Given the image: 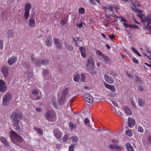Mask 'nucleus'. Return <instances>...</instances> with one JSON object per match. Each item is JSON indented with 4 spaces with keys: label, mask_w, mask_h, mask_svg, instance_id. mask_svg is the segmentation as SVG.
Segmentation results:
<instances>
[{
    "label": "nucleus",
    "mask_w": 151,
    "mask_h": 151,
    "mask_svg": "<svg viewBox=\"0 0 151 151\" xmlns=\"http://www.w3.org/2000/svg\"><path fill=\"white\" fill-rule=\"evenodd\" d=\"M30 98L31 99H32L34 100H37L38 99H40V96H32V95H31L30 96Z\"/></svg>",
    "instance_id": "nucleus-35"
},
{
    "label": "nucleus",
    "mask_w": 151,
    "mask_h": 151,
    "mask_svg": "<svg viewBox=\"0 0 151 151\" xmlns=\"http://www.w3.org/2000/svg\"><path fill=\"white\" fill-rule=\"evenodd\" d=\"M131 50H132V51L134 52L135 53L137 52V51L133 47H132L131 48Z\"/></svg>",
    "instance_id": "nucleus-61"
},
{
    "label": "nucleus",
    "mask_w": 151,
    "mask_h": 151,
    "mask_svg": "<svg viewBox=\"0 0 151 151\" xmlns=\"http://www.w3.org/2000/svg\"><path fill=\"white\" fill-rule=\"evenodd\" d=\"M62 145L61 144H57L56 145V148L58 150H60L62 147Z\"/></svg>",
    "instance_id": "nucleus-58"
},
{
    "label": "nucleus",
    "mask_w": 151,
    "mask_h": 151,
    "mask_svg": "<svg viewBox=\"0 0 151 151\" xmlns=\"http://www.w3.org/2000/svg\"><path fill=\"white\" fill-rule=\"evenodd\" d=\"M67 22V20L65 19L63 20L60 22V24L62 25H63L66 23Z\"/></svg>",
    "instance_id": "nucleus-55"
},
{
    "label": "nucleus",
    "mask_w": 151,
    "mask_h": 151,
    "mask_svg": "<svg viewBox=\"0 0 151 151\" xmlns=\"http://www.w3.org/2000/svg\"><path fill=\"white\" fill-rule=\"evenodd\" d=\"M135 80L138 83H142V81L141 79L137 75H136L135 76Z\"/></svg>",
    "instance_id": "nucleus-37"
},
{
    "label": "nucleus",
    "mask_w": 151,
    "mask_h": 151,
    "mask_svg": "<svg viewBox=\"0 0 151 151\" xmlns=\"http://www.w3.org/2000/svg\"><path fill=\"white\" fill-rule=\"evenodd\" d=\"M112 142L113 143L116 144L119 141L113 139L112 140Z\"/></svg>",
    "instance_id": "nucleus-62"
},
{
    "label": "nucleus",
    "mask_w": 151,
    "mask_h": 151,
    "mask_svg": "<svg viewBox=\"0 0 151 151\" xmlns=\"http://www.w3.org/2000/svg\"><path fill=\"white\" fill-rule=\"evenodd\" d=\"M104 77L105 80L107 83L111 84L113 83L114 80L113 78L109 76L106 74L104 75Z\"/></svg>",
    "instance_id": "nucleus-16"
},
{
    "label": "nucleus",
    "mask_w": 151,
    "mask_h": 151,
    "mask_svg": "<svg viewBox=\"0 0 151 151\" xmlns=\"http://www.w3.org/2000/svg\"><path fill=\"white\" fill-rule=\"evenodd\" d=\"M113 7V6H108L104 7V10L106 12V9L109 10L110 12H112Z\"/></svg>",
    "instance_id": "nucleus-33"
},
{
    "label": "nucleus",
    "mask_w": 151,
    "mask_h": 151,
    "mask_svg": "<svg viewBox=\"0 0 151 151\" xmlns=\"http://www.w3.org/2000/svg\"><path fill=\"white\" fill-rule=\"evenodd\" d=\"M54 135L57 139H60L62 137V134L60 131L57 128L55 129L53 131Z\"/></svg>",
    "instance_id": "nucleus-10"
},
{
    "label": "nucleus",
    "mask_w": 151,
    "mask_h": 151,
    "mask_svg": "<svg viewBox=\"0 0 151 151\" xmlns=\"http://www.w3.org/2000/svg\"><path fill=\"white\" fill-rule=\"evenodd\" d=\"M123 24L126 28L130 27L132 28L136 29H139L138 26L136 25L129 24L127 23H123Z\"/></svg>",
    "instance_id": "nucleus-21"
},
{
    "label": "nucleus",
    "mask_w": 151,
    "mask_h": 151,
    "mask_svg": "<svg viewBox=\"0 0 151 151\" xmlns=\"http://www.w3.org/2000/svg\"><path fill=\"white\" fill-rule=\"evenodd\" d=\"M86 66L89 73L92 74H96V72L94 70V61L93 58L90 57L88 58Z\"/></svg>",
    "instance_id": "nucleus-3"
},
{
    "label": "nucleus",
    "mask_w": 151,
    "mask_h": 151,
    "mask_svg": "<svg viewBox=\"0 0 151 151\" xmlns=\"http://www.w3.org/2000/svg\"><path fill=\"white\" fill-rule=\"evenodd\" d=\"M8 36L9 37H13V32L12 30L9 31L8 32Z\"/></svg>",
    "instance_id": "nucleus-48"
},
{
    "label": "nucleus",
    "mask_w": 151,
    "mask_h": 151,
    "mask_svg": "<svg viewBox=\"0 0 151 151\" xmlns=\"http://www.w3.org/2000/svg\"><path fill=\"white\" fill-rule=\"evenodd\" d=\"M109 148L112 150L114 149L115 150L118 151H121L122 150V148L121 146L117 145H110L109 146Z\"/></svg>",
    "instance_id": "nucleus-12"
},
{
    "label": "nucleus",
    "mask_w": 151,
    "mask_h": 151,
    "mask_svg": "<svg viewBox=\"0 0 151 151\" xmlns=\"http://www.w3.org/2000/svg\"><path fill=\"white\" fill-rule=\"evenodd\" d=\"M52 105L56 109H58V104L56 102L55 97H53L52 98Z\"/></svg>",
    "instance_id": "nucleus-28"
},
{
    "label": "nucleus",
    "mask_w": 151,
    "mask_h": 151,
    "mask_svg": "<svg viewBox=\"0 0 151 151\" xmlns=\"http://www.w3.org/2000/svg\"><path fill=\"white\" fill-rule=\"evenodd\" d=\"M13 120L12 121L13 122V125H16L17 124H18L19 123V120L17 118H12Z\"/></svg>",
    "instance_id": "nucleus-38"
},
{
    "label": "nucleus",
    "mask_w": 151,
    "mask_h": 151,
    "mask_svg": "<svg viewBox=\"0 0 151 151\" xmlns=\"http://www.w3.org/2000/svg\"><path fill=\"white\" fill-rule=\"evenodd\" d=\"M85 123L87 124L88 126L89 124V121L88 118H86L84 120Z\"/></svg>",
    "instance_id": "nucleus-49"
},
{
    "label": "nucleus",
    "mask_w": 151,
    "mask_h": 151,
    "mask_svg": "<svg viewBox=\"0 0 151 151\" xmlns=\"http://www.w3.org/2000/svg\"><path fill=\"white\" fill-rule=\"evenodd\" d=\"M80 75L79 74H75L74 76V80L76 82L78 81L80 78Z\"/></svg>",
    "instance_id": "nucleus-34"
},
{
    "label": "nucleus",
    "mask_w": 151,
    "mask_h": 151,
    "mask_svg": "<svg viewBox=\"0 0 151 151\" xmlns=\"http://www.w3.org/2000/svg\"><path fill=\"white\" fill-rule=\"evenodd\" d=\"M96 54L99 55L101 56L102 57H103V55L102 52L100 50H98L96 51Z\"/></svg>",
    "instance_id": "nucleus-46"
},
{
    "label": "nucleus",
    "mask_w": 151,
    "mask_h": 151,
    "mask_svg": "<svg viewBox=\"0 0 151 151\" xmlns=\"http://www.w3.org/2000/svg\"><path fill=\"white\" fill-rule=\"evenodd\" d=\"M29 12L25 11L24 13V16L26 19L27 20L28 18L29 15Z\"/></svg>",
    "instance_id": "nucleus-41"
},
{
    "label": "nucleus",
    "mask_w": 151,
    "mask_h": 151,
    "mask_svg": "<svg viewBox=\"0 0 151 151\" xmlns=\"http://www.w3.org/2000/svg\"><path fill=\"white\" fill-rule=\"evenodd\" d=\"M3 42L2 40H0V50H1L3 48Z\"/></svg>",
    "instance_id": "nucleus-56"
},
{
    "label": "nucleus",
    "mask_w": 151,
    "mask_h": 151,
    "mask_svg": "<svg viewBox=\"0 0 151 151\" xmlns=\"http://www.w3.org/2000/svg\"><path fill=\"white\" fill-rule=\"evenodd\" d=\"M23 114L22 112L19 113L13 112L11 115V117L12 118H17L19 119H22L23 118Z\"/></svg>",
    "instance_id": "nucleus-8"
},
{
    "label": "nucleus",
    "mask_w": 151,
    "mask_h": 151,
    "mask_svg": "<svg viewBox=\"0 0 151 151\" xmlns=\"http://www.w3.org/2000/svg\"><path fill=\"white\" fill-rule=\"evenodd\" d=\"M16 127L15 129L18 131H19L20 130V127L19 125V124L14 125Z\"/></svg>",
    "instance_id": "nucleus-52"
},
{
    "label": "nucleus",
    "mask_w": 151,
    "mask_h": 151,
    "mask_svg": "<svg viewBox=\"0 0 151 151\" xmlns=\"http://www.w3.org/2000/svg\"><path fill=\"white\" fill-rule=\"evenodd\" d=\"M52 43L51 36L50 35H48L46 40V44L47 46L50 47L51 46Z\"/></svg>",
    "instance_id": "nucleus-18"
},
{
    "label": "nucleus",
    "mask_w": 151,
    "mask_h": 151,
    "mask_svg": "<svg viewBox=\"0 0 151 151\" xmlns=\"http://www.w3.org/2000/svg\"><path fill=\"white\" fill-rule=\"evenodd\" d=\"M17 60V59L16 57L15 56H12L8 59L7 63L9 65H12L16 62Z\"/></svg>",
    "instance_id": "nucleus-11"
},
{
    "label": "nucleus",
    "mask_w": 151,
    "mask_h": 151,
    "mask_svg": "<svg viewBox=\"0 0 151 151\" xmlns=\"http://www.w3.org/2000/svg\"><path fill=\"white\" fill-rule=\"evenodd\" d=\"M36 131L40 135H42L43 133V131L40 128H37L36 127L34 128Z\"/></svg>",
    "instance_id": "nucleus-32"
},
{
    "label": "nucleus",
    "mask_w": 151,
    "mask_h": 151,
    "mask_svg": "<svg viewBox=\"0 0 151 151\" xmlns=\"http://www.w3.org/2000/svg\"><path fill=\"white\" fill-rule=\"evenodd\" d=\"M150 21H151V20H150ZM150 24H149L148 28H146L145 26H144L143 27V29L145 30H148L149 33H151V21H150Z\"/></svg>",
    "instance_id": "nucleus-39"
},
{
    "label": "nucleus",
    "mask_w": 151,
    "mask_h": 151,
    "mask_svg": "<svg viewBox=\"0 0 151 151\" xmlns=\"http://www.w3.org/2000/svg\"><path fill=\"white\" fill-rule=\"evenodd\" d=\"M137 13H138L137 16L141 19L143 26L146 28H148L149 24H150L151 14L146 17L142 14V11L140 10H139Z\"/></svg>",
    "instance_id": "nucleus-1"
},
{
    "label": "nucleus",
    "mask_w": 151,
    "mask_h": 151,
    "mask_svg": "<svg viewBox=\"0 0 151 151\" xmlns=\"http://www.w3.org/2000/svg\"><path fill=\"white\" fill-rule=\"evenodd\" d=\"M104 84L106 88L109 89L113 92H114L116 91V88L113 85L108 84L106 83H104Z\"/></svg>",
    "instance_id": "nucleus-19"
},
{
    "label": "nucleus",
    "mask_w": 151,
    "mask_h": 151,
    "mask_svg": "<svg viewBox=\"0 0 151 151\" xmlns=\"http://www.w3.org/2000/svg\"><path fill=\"white\" fill-rule=\"evenodd\" d=\"M45 116L47 120L50 122H55L57 119L56 113L52 110L47 111L45 114Z\"/></svg>",
    "instance_id": "nucleus-2"
},
{
    "label": "nucleus",
    "mask_w": 151,
    "mask_h": 151,
    "mask_svg": "<svg viewBox=\"0 0 151 151\" xmlns=\"http://www.w3.org/2000/svg\"><path fill=\"white\" fill-rule=\"evenodd\" d=\"M29 26L31 27H34L35 26V21L34 18H31L29 20Z\"/></svg>",
    "instance_id": "nucleus-23"
},
{
    "label": "nucleus",
    "mask_w": 151,
    "mask_h": 151,
    "mask_svg": "<svg viewBox=\"0 0 151 151\" xmlns=\"http://www.w3.org/2000/svg\"><path fill=\"white\" fill-rule=\"evenodd\" d=\"M126 146L128 151H134L133 147L129 143H126Z\"/></svg>",
    "instance_id": "nucleus-26"
},
{
    "label": "nucleus",
    "mask_w": 151,
    "mask_h": 151,
    "mask_svg": "<svg viewBox=\"0 0 151 151\" xmlns=\"http://www.w3.org/2000/svg\"><path fill=\"white\" fill-rule=\"evenodd\" d=\"M79 50L83 58H85L86 57V55L85 48L83 47H80L79 48Z\"/></svg>",
    "instance_id": "nucleus-25"
},
{
    "label": "nucleus",
    "mask_w": 151,
    "mask_h": 151,
    "mask_svg": "<svg viewBox=\"0 0 151 151\" xmlns=\"http://www.w3.org/2000/svg\"><path fill=\"white\" fill-rule=\"evenodd\" d=\"M105 60L106 63L110 64L111 63V60L110 58L107 56H103L102 57Z\"/></svg>",
    "instance_id": "nucleus-30"
},
{
    "label": "nucleus",
    "mask_w": 151,
    "mask_h": 151,
    "mask_svg": "<svg viewBox=\"0 0 151 151\" xmlns=\"http://www.w3.org/2000/svg\"><path fill=\"white\" fill-rule=\"evenodd\" d=\"M73 41L75 42V44L77 46H78V44L77 43V41H78L79 38L78 37H76L75 38H73Z\"/></svg>",
    "instance_id": "nucleus-54"
},
{
    "label": "nucleus",
    "mask_w": 151,
    "mask_h": 151,
    "mask_svg": "<svg viewBox=\"0 0 151 151\" xmlns=\"http://www.w3.org/2000/svg\"><path fill=\"white\" fill-rule=\"evenodd\" d=\"M138 101L139 105L140 106H143L145 105V101L142 98H139Z\"/></svg>",
    "instance_id": "nucleus-27"
},
{
    "label": "nucleus",
    "mask_w": 151,
    "mask_h": 151,
    "mask_svg": "<svg viewBox=\"0 0 151 151\" xmlns=\"http://www.w3.org/2000/svg\"><path fill=\"white\" fill-rule=\"evenodd\" d=\"M49 70L48 69H43L42 71V73L43 76H46L49 73Z\"/></svg>",
    "instance_id": "nucleus-43"
},
{
    "label": "nucleus",
    "mask_w": 151,
    "mask_h": 151,
    "mask_svg": "<svg viewBox=\"0 0 151 151\" xmlns=\"http://www.w3.org/2000/svg\"><path fill=\"white\" fill-rule=\"evenodd\" d=\"M127 122L128 126L130 127H132L135 124V121L132 118H129L128 119Z\"/></svg>",
    "instance_id": "nucleus-15"
},
{
    "label": "nucleus",
    "mask_w": 151,
    "mask_h": 151,
    "mask_svg": "<svg viewBox=\"0 0 151 151\" xmlns=\"http://www.w3.org/2000/svg\"><path fill=\"white\" fill-rule=\"evenodd\" d=\"M48 63V60L40 59L36 63V64L37 65H40L41 64H47Z\"/></svg>",
    "instance_id": "nucleus-17"
},
{
    "label": "nucleus",
    "mask_w": 151,
    "mask_h": 151,
    "mask_svg": "<svg viewBox=\"0 0 151 151\" xmlns=\"http://www.w3.org/2000/svg\"><path fill=\"white\" fill-rule=\"evenodd\" d=\"M64 43L65 47L67 48L68 50L71 51H72L73 50V48L72 45L68 46L67 42L65 41L64 42Z\"/></svg>",
    "instance_id": "nucleus-31"
},
{
    "label": "nucleus",
    "mask_w": 151,
    "mask_h": 151,
    "mask_svg": "<svg viewBox=\"0 0 151 151\" xmlns=\"http://www.w3.org/2000/svg\"><path fill=\"white\" fill-rule=\"evenodd\" d=\"M85 101L89 103H91L93 101V99L91 96L89 94H87L85 96Z\"/></svg>",
    "instance_id": "nucleus-20"
},
{
    "label": "nucleus",
    "mask_w": 151,
    "mask_h": 151,
    "mask_svg": "<svg viewBox=\"0 0 151 151\" xmlns=\"http://www.w3.org/2000/svg\"><path fill=\"white\" fill-rule=\"evenodd\" d=\"M86 79V76L84 74H81V79L82 81L84 82Z\"/></svg>",
    "instance_id": "nucleus-51"
},
{
    "label": "nucleus",
    "mask_w": 151,
    "mask_h": 151,
    "mask_svg": "<svg viewBox=\"0 0 151 151\" xmlns=\"http://www.w3.org/2000/svg\"><path fill=\"white\" fill-rule=\"evenodd\" d=\"M126 134L129 137H130L132 135V132L130 130H127L126 131Z\"/></svg>",
    "instance_id": "nucleus-44"
},
{
    "label": "nucleus",
    "mask_w": 151,
    "mask_h": 151,
    "mask_svg": "<svg viewBox=\"0 0 151 151\" xmlns=\"http://www.w3.org/2000/svg\"><path fill=\"white\" fill-rule=\"evenodd\" d=\"M54 42L55 46L57 49L60 50L62 48V44L60 42V40L56 38L53 39Z\"/></svg>",
    "instance_id": "nucleus-7"
},
{
    "label": "nucleus",
    "mask_w": 151,
    "mask_h": 151,
    "mask_svg": "<svg viewBox=\"0 0 151 151\" xmlns=\"http://www.w3.org/2000/svg\"><path fill=\"white\" fill-rule=\"evenodd\" d=\"M9 136L12 141L13 142V140L15 139L19 142H21L23 141V138L18 135L16 132L13 131H11L9 133Z\"/></svg>",
    "instance_id": "nucleus-4"
},
{
    "label": "nucleus",
    "mask_w": 151,
    "mask_h": 151,
    "mask_svg": "<svg viewBox=\"0 0 151 151\" xmlns=\"http://www.w3.org/2000/svg\"><path fill=\"white\" fill-rule=\"evenodd\" d=\"M111 109L112 111H113L114 113H117V111L115 109V108L114 107L112 106L111 107Z\"/></svg>",
    "instance_id": "nucleus-59"
},
{
    "label": "nucleus",
    "mask_w": 151,
    "mask_h": 151,
    "mask_svg": "<svg viewBox=\"0 0 151 151\" xmlns=\"http://www.w3.org/2000/svg\"><path fill=\"white\" fill-rule=\"evenodd\" d=\"M108 95L109 96L112 97V98L114 97L115 96V94L114 93H113V92H110L109 93Z\"/></svg>",
    "instance_id": "nucleus-53"
},
{
    "label": "nucleus",
    "mask_w": 151,
    "mask_h": 151,
    "mask_svg": "<svg viewBox=\"0 0 151 151\" xmlns=\"http://www.w3.org/2000/svg\"><path fill=\"white\" fill-rule=\"evenodd\" d=\"M32 7L31 5L29 3H27L25 5L24 11L29 12Z\"/></svg>",
    "instance_id": "nucleus-29"
},
{
    "label": "nucleus",
    "mask_w": 151,
    "mask_h": 151,
    "mask_svg": "<svg viewBox=\"0 0 151 151\" xmlns=\"http://www.w3.org/2000/svg\"><path fill=\"white\" fill-rule=\"evenodd\" d=\"M68 88H66L63 91L61 96L59 100V103L60 104H63L65 101V97L68 93Z\"/></svg>",
    "instance_id": "nucleus-6"
},
{
    "label": "nucleus",
    "mask_w": 151,
    "mask_h": 151,
    "mask_svg": "<svg viewBox=\"0 0 151 151\" xmlns=\"http://www.w3.org/2000/svg\"><path fill=\"white\" fill-rule=\"evenodd\" d=\"M138 89L141 91H143V87L142 86H139L138 88Z\"/></svg>",
    "instance_id": "nucleus-60"
},
{
    "label": "nucleus",
    "mask_w": 151,
    "mask_h": 151,
    "mask_svg": "<svg viewBox=\"0 0 151 151\" xmlns=\"http://www.w3.org/2000/svg\"><path fill=\"white\" fill-rule=\"evenodd\" d=\"M77 26L80 28H81L83 27V24L82 22H81L80 23L78 24H77Z\"/></svg>",
    "instance_id": "nucleus-64"
},
{
    "label": "nucleus",
    "mask_w": 151,
    "mask_h": 151,
    "mask_svg": "<svg viewBox=\"0 0 151 151\" xmlns=\"http://www.w3.org/2000/svg\"><path fill=\"white\" fill-rule=\"evenodd\" d=\"M70 139V138L69 137L68 135V134H65L62 138L64 142H66Z\"/></svg>",
    "instance_id": "nucleus-36"
},
{
    "label": "nucleus",
    "mask_w": 151,
    "mask_h": 151,
    "mask_svg": "<svg viewBox=\"0 0 151 151\" xmlns=\"http://www.w3.org/2000/svg\"><path fill=\"white\" fill-rule=\"evenodd\" d=\"M2 72L4 77H7L8 75V68L6 66H3L1 69Z\"/></svg>",
    "instance_id": "nucleus-14"
},
{
    "label": "nucleus",
    "mask_w": 151,
    "mask_h": 151,
    "mask_svg": "<svg viewBox=\"0 0 151 151\" xmlns=\"http://www.w3.org/2000/svg\"><path fill=\"white\" fill-rule=\"evenodd\" d=\"M71 139H72L73 141L74 142H76L78 140V138L76 136H73L71 137Z\"/></svg>",
    "instance_id": "nucleus-40"
},
{
    "label": "nucleus",
    "mask_w": 151,
    "mask_h": 151,
    "mask_svg": "<svg viewBox=\"0 0 151 151\" xmlns=\"http://www.w3.org/2000/svg\"><path fill=\"white\" fill-rule=\"evenodd\" d=\"M38 93V91L37 90L34 89L32 91V93L33 94L35 95V96H38L37 94Z\"/></svg>",
    "instance_id": "nucleus-47"
},
{
    "label": "nucleus",
    "mask_w": 151,
    "mask_h": 151,
    "mask_svg": "<svg viewBox=\"0 0 151 151\" xmlns=\"http://www.w3.org/2000/svg\"><path fill=\"white\" fill-rule=\"evenodd\" d=\"M79 12L80 14H83L85 12V9L83 8L80 7L79 9Z\"/></svg>",
    "instance_id": "nucleus-42"
},
{
    "label": "nucleus",
    "mask_w": 151,
    "mask_h": 151,
    "mask_svg": "<svg viewBox=\"0 0 151 151\" xmlns=\"http://www.w3.org/2000/svg\"><path fill=\"white\" fill-rule=\"evenodd\" d=\"M75 145L72 144L69 147V151H73L74 150Z\"/></svg>",
    "instance_id": "nucleus-45"
},
{
    "label": "nucleus",
    "mask_w": 151,
    "mask_h": 151,
    "mask_svg": "<svg viewBox=\"0 0 151 151\" xmlns=\"http://www.w3.org/2000/svg\"><path fill=\"white\" fill-rule=\"evenodd\" d=\"M138 131L140 132H143V128L140 126L138 127Z\"/></svg>",
    "instance_id": "nucleus-57"
},
{
    "label": "nucleus",
    "mask_w": 151,
    "mask_h": 151,
    "mask_svg": "<svg viewBox=\"0 0 151 151\" xmlns=\"http://www.w3.org/2000/svg\"><path fill=\"white\" fill-rule=\"evenodd\" d=\"M12 97V95L11 93H7L3 97L2 104L4 106L8 105Z\"/></svg>",
    "instance_id": "nucleus-5"
},
{
    "label": "nucleus",
    "mask_w": 151,
    "mask_h": 151,
    "mask_svg": "<svg viewBox=\"0 0 151 151\" xmlns=\"http://www.w3.org/2000/svg\"><path fill=\"white\" fill-rule=\"evenodd\" d=\"M110 74L112 75L114 78H115V77L117 76V74L114 71H111Z\"/></svg>",
    "instance_id": "nucleus-50"
},
{
    "label": "nucleus",
    "mask_w": 151,
    "mask_h": 151,
    "mask_svg": "<svg viewBox=\"0 0 151 151\" xmlns=\"http://www.w3.org/2000/svg\"><path fill=\"white\" fill-rule=\"evenodd\" d=\"M69 126L72 128H73L74 127V125L72 122H70L69 124Z\"/></svg>",
    "instance_id": "nucleus-63"
},
{
    "label": "nucleus",
    "mask_w": 151,
    "mask_h": 151,
    "mask_svg": "<svg viewBox=\"0 0 151 151\" xmlns=\"http://www.w3.org/2000/svg\"><path fill=\"white\" fill-rule=\"evenodd\" d=\"M6 88V84L5 82L3 80H0V91L4 92Z\"/></svg>",
    "instance_id": "nucleus-9"
},
{
    "label": "nucleus",
    "mask_w": 151,
    "mask_h": 151,
    "mask_svg": "<svg viewBox=\"0 0 151 151\" xmlns=\"http://www.w3.org/2000/svg\"><path fill=\"white\" fill-rule=\"evenodd\" d=\"M132 4L133 6H134V7H132V9L133 11H134L137 13V12L139 10L136 8V7L137 6H140V5L137 2H136V3L134 2V3H132Z\"/></svg>",
    "instance_id": "nucleus-24"
},
{
    "label": "nucleus",
    "mask_w": 151,
    "mask_h": 151,
    "mask_svg": "<svg viewBox=\"0 0 151 151\" xmlns=\"http://www.w3.org/2000/svg\"><path fill=\"white\" fill-rule=\"evenodd\" d=\"M123 110L124 112L127 115L132 114V112L131 109L127 106H124L123 107Z\"/></svg>",
    "instance_id": "nucleus-13"
},
{
    "label": "nucleus",
    "mask_w": 151,
    "mask_h": 151,
    "mask_svg": "<svg viewBox=\"0 0 151 151\" xmlns=\"http://www.w3.org/2000/svg\"><path fill=\"white\" fill-rule=\"evenodd\" d=\"M0 140L4 146H9V144L7 141L5 137H1L0 138Z\"/></svg>",
    "instance_id": "nucleus-22"
}]
</instances>
